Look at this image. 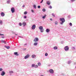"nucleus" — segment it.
<instances>
[{
  "instance_id": "nucleus-1",
  "label": "nucleus",
  "mask_w": 76,
  "mask_h": 76,
  "mask_svg": "<svg viewBox=\"0 0 76 76\" xmlns=\"http://www.w3.org/2000/svg\"><path fill=\"white\" fill-rule=\"evenodd\" d=\"M39 28L40 30V31L41 32H44V29H43V26H40L39 27Z\"/></svg>"
},
{
  "instance_id": "nucleus-2",
  "label": "nucleus",
  "mask_w": 76,
  "mask_h": 76,
  "mask_svg": "<svg viewBox=\"0 0 76 76\" xmlns=\"http://www.w3.org/2000/svg\"><path fill=\"white\" fill-rule=\"evenodd\" d=\"M69 47L68 46H66L64 47V50L65 51H67L69 50Z\"/></svg>"
},
{
  "instance_id": "nucleus-3",
  "label": "nucleus",
  "mask_w": 76,
  "mask_h": 76,
  "mask_svg": "<svg viewBox=\"0 0 76 76\" xmlns=\"http://www.w3.org/2000/svg\"><path fill=\"white\" fill-rule=\"evenodd\" d=\"M11 11L12 13H14L15 11V8H14V7L12 8L11 9Z\"/></svg>"
},
{
  "instance_id": "nucleus-4",
  "label": "nucleus",
  "mask_w": 76,
  "mask_h": 76,
  "mask_svg": "<svg viewBox=\"0 0 76 76\" xmlns=\"http://www.w3.org/2000/svg\"><path fill=\"white\" fill-rule=\"evenodd\" d=\"M60 20H61V21L62 23H64V22H65V19H64V18H60Z\"/></svg>"
},
{
  "instance_id": "nucleus-5",
  "label": "nucleus",
  "mask_w": 76,
  "mask_h": 76,
  "mask_svg": "<svg viewBox=\"0 0 76 76\" xmlns=\"http://www.w3.org/2000/svg\"><path fill=\"white\" fill-rule=\"evenodd\" d=\"M49 72L50 73H51L52 74L54 73V70L53 69H50L49 70Z\"/></svg>"
},
{
  "instance_id": "nucleus-6",
  "label": "nucleus",
  "mask_w": 76,
  "mask_h": 76,
  "mask_svg": "<svg viewBox=\"0 0 76 76\" xmlns=\"http://www.w3.org/2000/svg\"><path fill=\"white\" fill-rule=\"evenodd\" d=\"M38 38L36 37L34 39V42H37V41H38Z\"/></svg>"
},
{
  "instance_id": "nucleus-7",
  "label": "nucleus",
  "mask_w": 76,
  "mask_h": 76,
  "mask_svg": "<svg viewBox=\"0 0 76 76\" xmlns=\"http://www.w3.org/2000/svg\"><path fill=\"white\" fill-rule=\"evenodd\" d=\"M29 54H27L25 57L24 58L25 59H26V58H29Z\"/></svg>"
},
{
  "instance_id": "nucleus-8",
  "label": "nucleus",
  "mask_w": 76,
  "mask_h": 76,
  "mask_svg": "<svg viewBox=\"0 0 76 76\" xmlns=\"http://www.w3.org/2000/svg\"><path fill=\"white\" fill-rule=\"evenodd\" d=\"M35 28H36V26H35V25L34 24L32 26L31 28L32 29H35Z\"/></svg>"
},
{
  "instance_id": "nucleus-9",
  "label": "nucleus",
  "mask_w": 76,
  "mask_h": 76,
  "mask_svg": "<svg viewBox=\"0 0 76 76\" xmlns=\"http://www.w3.org/2000/svg\"><path fill=\"white\" fill-rule=\"evenodd\" d=\"M4 75H5V72L4 71H2L1 73V76H4Z\"/></svg>"
},
{
  "instance_id": "nucleus-10",
  "label": "nucleus",
  "mask_w": 76,
  "mask_h": 76,
  "mask_svg": "<svg viewBox=\"0 0 76 76\" xmlns=\"http://www.w3.org/2000/svg\"><path fill=\"white\" fill-rule=\"evenodd\" d=\"M1 15L2 16V17H3V16H4V12H1Z\"/></svg>"
},
{
  "instance_id": "nucleus-11",
  "label": "nucleus",
  "mask_w": 76,
  "mask_h": 76,
  "mask_svg": "<svg viewBox=\"0 0 76 76\" xmlns=\"http://www.w3.org/2000/svg\"><path fill=\"white\" fill-rule=\"evenodd\" d=\"M14 54H15V55H16V56H19V54H18V52H15L14 53Z\"/></svg>"
},
{
  "instance_id": "nucleus-12",
  "label": "nucleus",
  "mask_w": 76,
  "mask_h": 76,
  "mask_svg": "<svg viewBox=\"0 0 76 76\" xmlns=\"http://www.w3.org/2000/svg\"><path fill=\"white\" fill-rule=\"evenodd\" d=\"M32 57L33 58H34L36 57V56L35 55H33L32 56Z\"/></svg>"
},
{
  "instance_id": "nucleus-13",
  "label": "nucleus",
  "mask_w": 76,
  "mask_h": 76,
  "mask_svg": "<svg viewBox=\"0 0 76 76\" xmlns=\"http://www.w3.org/2000/svg\"><path fill=\"white\" fill-rule=\"evenodd\" d=\"M50 30L48 28L46 29V32H50Z\"/></svg>"
},
{
  "instance_id": "nucleus-14",
  "label": "nucleus",
  "mask_w": 76,
  "mask_h": 76,
  "mask_svg": "<svg viewBox=\"0 0 76 76\" xmlns=\"http://www.w3.org/2000/svg\"><path fill=\"white\" fill-rule=\"evenodd\" d=\"M1 42L2 43H4V44H6V42H5V41H4V40H1Z\"/></svg>"
},
{
  "instance_id": "nucleus-15",
  "label": "nucleus",
  "mask_w": 76,
  "mask_h": 76,
  "mask_svg": "<svg viewBox=\"0 0 76 76\" xmlns=\"http://www.w3.org/2000/svg\"><path fill=\"white\" fill-rule=\"evenodd\" d=\"M58 48L57 46H55L54 47V50H57Z\"/></svg>"
},
{
  "instance_id": "nucleus-16",
  "label": "nucleus",
  "mask_w": 76,
  "mask_h": 76,
  "mask_svg": "<svg viewBox=\"0 0 76 76\" xmlns=\"http://www.w3.org/2000/svg\"><path fill=\"white\" fill-rule=\"evenodd\" d=\"M22 24L23 25V26H25V25H26V23L23 22V23Z\"/></svg>"
},
{
  "instance_id": "nucleus-17",
  "label": "nucleus",
  "mask_w": 76,
  "mask_h": 76,
  "mask_svg": "<svg viewBox=\"0 0 76 76\" xmlns=\"http://www.w3.org/2000/svg\"><path fill=\"white\" fill-rule=\"evenodd\" d=\"M38 45V43L36 42L34 43V45Z\"/></svg>"
},
{
  "instance_id": "nucleus-18",
  "label": "nucleus",
  "mask_w": 76,
  "mask_h": 76,
  "mask_svg": "<svg viewBox=\"0 0 76 76\" xmlns=\"http://www.w3.org/2000/svg\"><path fill=\"white\" fill-rule=\"evenodd\" d=\"M47 4H48V5H50V2L48 1L47 2Z\"/></svg>"
},
{
  "instance_id": "nucleus-19",
  "label": "nucleus",
  "mask_w": 76,
  "mask_h": 76,
  "mask_svg": "<svg viewBox=\"0 0 76 76\" xmlns=\"http://www.w3.org/2000/svg\"><path fill=\"white\" fill-rule=\"evenodd\" d=\"M45 17H46V15H45V16H43V19H45Z\"/></svg>"
},
{
  "instance_id": "nucleus-20",
  "label": "nucleus",
  "mask_w": 76,
  "mask_h": 76,
  "mask_svg": "<svg viewBox=\"0 0 76 76\" xmlns=\"http://www.w3.org/2000/svg\"><path fill=\"white\" fill-rule=\"evenodd\" d=\"M6 48H7V49H10V47L9 46H6Z\"/></svg>"
},
{
  "instance_id": "nucleus-21",
  "label": "nucleus",
  "mask_w": 76,
  "mask_h": 76,
  "mask_svg": "<svg viewBox=\"0 0 76 76\" xmlns=\"http://www.w3.org/2000/svg\"><path fill=\"white\" fill-rule=\"evenodd\" d=\"M55 23V25H58V22L56 21Z\"/></svg>"
},
{
  "instance_id": "nucleus-22",
  "label": "nucleus",
  "mask_w": 76,
  "mask_h": 76,
  "mask_svg": "<svg viewBox=\"0 0 76 76\" xmlns=\"http://www.w3.org/2000/svg\"><path fill=\"white\" fill-rule=\"evenodd\" d=\"M10 73H13V71H11L9 72Z\"/></svg>"
},
{
  "instance_id": "nucleus-23",
  "label": "nucleus",
  "mask_w": 76,
  "mask_h": 76,
  "mask_svg": "<svg viewBox=\"0 0 76 76\" xmlns=\"http://www.w3.org/2000/svg\"><path fill=\"white\" fill-rule=\"evenodd\" d=\"M2 23H3V21H1V20H0V24H1H1H2Z\"/></svg>"
},
{
  "instance_id": "nucleus-24",
  "label": "nucleus",
  "mask_w": 76,
  "mask_h": 76,
  "mask_svg": "<svg viewBox=\"0 0 76 76\" xmlns=\"http://www.w3.org/2000/svg\"><path fill=\"white\" fill-rule=\"evenodd\" d=\"M34 67H35V68H37V67H38V65H36L34 66Z\"/></svg>"
},
{
  "instance_id": "nucleus-25",
  "label": "nucleus",
  "mask_w": 76,
  "mask_h": 76,
  "mask_svg": "<svg viewBox=\"0 0 76 76\" xmlns=\"http://www.w3.org/2000/svg\"><path fill=\"white\" fill-rule=\"evenodd\" d=\"M24 15H26V14H27V12L25 11V12H24Z\"/></svg>"
},
{
  "instance_id": "nucleus-26",
  "label": "nucleus",
  "mask_w": 76,
  "mask_h": 76,
  "mask_svg": "<svg viewBox=\"0 0 76 76\" xmlns=\"http://www.w3.org/2000/svg\"><path fill=\"white\" fill-rule=\"evenodd\" d=\"M45 56H48V53H46L45 54Z\"/></svg>"
},
{
  "instance_id": "nucleus-27",
  "label": "nucleus",
  "mask_w": 76,
  "mask_h": 76,
  "mask_svg": "<svg viewBox=\"0 0 76 76\" xmlns=\"http://www.w3.org/2000/svg\"><path fill=\"white\" fill-rule=\"evenodd\" d=\"M38 66H41V63H38Z\"/></svg>"
},
{
  "instance_id": "nucleus-28",
  "label": "nucleus",
  "mask_w": 76,
  "mask_h": 76,
  "mask_svg": "<svg viewBox=\"0 0 76 76\" xmlns=\"http://www.w3.org/2000/svg\"><path fill=\"white\" fill-rule=\"evenodd\" d=\"M42 10L43 12H45V9L44 8Z\"/></svg>"
},
{
  "instance_id": "nucleus-29",
  "label": "nucleus",
  "mask_w": 76,
  "mask_h": 76,
  "mask_svg": "<svg viewBox=\"0 0 76 76\" xmlns=\"http://www.w3.org/2000/svg\"><path fill=\"white\" fill-rule=\"evenodd\" d=\"M19 25L20 26H22V23H19Z\"/></svg>"
},
{
  "instance_id": "nucleus-30",
  "label": "nucleus",
  "mask_w": 76,
  "mask_h": 76,
  "mask_svg": "<svg viewBox=\"0 0 76 76\" xmlns=\"http://www.w3.org/2000/svg\"><path fill=\"white\" fill-rule=\"evenodd\" d=\"M38 9H40V8H41V6H38Z\"/></svg>"
},
{
  "instance_id": "nucleus-31",
  "label": "nucleus",
  "mask_w": 76,
  "mask_h": 76,
  "mask_svg": "<svg viewBox=\"0 0 76 76\" xmlns=\"http://www.w3.org/2000/svg\"><path fill=\"white\" fill-rule=\"evenodd\" d=\"M69 25L70 26H72V23H69Z\"/></svg>"
},
{
  "instance_id": "nucleus-32",
  "label": "nucleus",
  "mask_w": 76,
  "mask_h": 76,
  "mask_svg": "<svg viewBox=\"0 0 76 76\" xmlns=\"http://www.w3.org/2000/svg\"><path fill=\"white\" fill-rule=\"evenodd\" d=\"M34 9H36V5H34Z\"/></svg>"
},
{
  "instance_id": "nucleus-33",
  "label": "nucleus",
  "mask_w": 76,
  "mask_h": 76,
  "mask_svg": "<svg viewBox=\"0 0 76 76\" xmlns=\"http://www.w3.org/2000/svg\"><path fill=\"white\" fill-rule=\"evenodd\" d=\"M3 70V69L2 68H0V72H1Z\"/></svg>"
},
{
  "instance_id": "nucleus-34",
  "label": "nucleus",
  "mask_w": 76,
  "mask_h": 76,
  "mask_svg": "<svg viewBox=\"0 0 76 76\" xmlns=\"http://www.w3.org/2000/svg\"><path fill=\"white\" fill-rule=\"evenodd\" d=\"M52 15L53 17H55V15L54 14L52 13Z\"/></svg>"
},
{
  "instance_id": "nucleus-35",
  "label": "nucleus",
  "mask_w": 76,
  "mask_h": 76,
  "mask_svg": "<svg viewBox=\"0 0 76 76\" xmlns=\"http://www.w3.org/2000/svg\"><path fill=\"white\" fill-rule=\"evenodd\" d=\"M34 66H35V64H33L32 65V67H34Z\"/></svg>"
},
{
  "instance_id": "nucleus-36",
  "label": "nucleus",
  "mask_w": 76,
  "mask_h": 76,
  "mask_svg": "<svg viewBox=\"0 0 76 76\" xmlns=\"http://www.w3.org/2000/svg\"><path fill=\"white\" fill-rule=\"evenodd\" d=\"M72 49H73V50H75V48L74 47H72Z\"/></svg>"
},
{
  "instance_id": "nucleus-37",
  "label": "nucleus",
  "mask_w": 76,
  "mask_h": 76,
  "mask_svg": "<svg viewBox=\"0 0 76 76\" xmlns=\"http://www.w3.org/2000/svg\"><path fill=\"white\" fill-rule=\"evenodd\" d=\"M27 17L26 16H24V19H26V18Z\"/></svg>"
},
{
  "instance_id": "nucleus-38",
  "label": "nucleus",
  "mask_w": 76,
  "mask_h": 76,
  "mask_svg": "<svg viewBox=\"0 0 76 76\" xmlns=\"http://www.w3.org/2000/svg\"><path fill=\"white\" fill-rule=\"evenodd\" d=\"M49 7L50 9H52V7L51 6H50Z\"/></svg>"
},
{
  "instance_id": "nucleus-39",
  "label": "nucleus",
  "mask_w": 76,
  "mask_h": 76,
  "mask_svg": "<svg viewBox=\"0 0 76 76\" xmlns=\"http://www.w3.org/2000/svg\"><path fill=\"white\" fill-rule=\"evenodd\" d=\"M43 2V0H42V1L40 2V3H42Z\"/></svg>"
},
{
  "instance_id": "nucleus-40",
  "label": "nucleus",
  "mask_w": 76,
  "mask_h": 76,
  "mask_svg": "<svg viewBox=\"0 0 76 76\" xmlns=\"http://www.w3.org/2000/svg\"><path fill=\"white\" fill-rule=\"evenodd\" d=\"M1 35H2L3 36H4V34H1L0 36H1Z\"/></svg>"
},
{
  "instance_id": "nucleus-41",
  "label": "nucleus",
  "mask_w": 76,
  "mask_h": 76,
  "mask_svg": "<svg viewBox=\"0 0 76 76\" xmlns=\"http://www.w3.org/2000/svg\"><path fill=\"white\" fill-rule=\"evenodd\" d=\"M31 12H34V10H31Z\"/></svg>"
},
{
  "instance_id": "nucleus-42",
  "label": "nucleus",
  "mask_w": 76,
  "mask_h": 76,
  "mask_svg": "<svg viewBox=\"0 0 76 76\" xmlns=\"http://www.w3.org/2000/svg\"><path fill=\"white\" fill-rule=\"evenodd\" d=\"M63 23L62 22L61 23V25L63 24Z\"/></svg>"
},
{
  "instance_id": "nucleus-43",
  "label": "nucleus",
  "mask_w": 76,
  "mask_h": 76,
  "mask_svg": "<svg viewBox=\"0 0 76 76\" xmlns=\"http://www.w3.org/2000/svg\"><path fill=\"white\" fill-rule=\"evenodd\" d=\"M72 1H75V0H71Z\"/></svg>"
},
{
  "instance_id": "nucleus-44",
  "label": "nucleus",
  "mask_w": 76,
  "mask_h": 76,
  "mask_svg": "<svg viewBox=\"0 0 76 76\" xmlns=\"http://www.w3.org/2000/svg\"><path fill=\"white\" fill-rule=\"evenodd\" d=\"M4 38V37H3V36L2 37V38Z\"/></svg>"
},
{
  "instance_id": "nucleus-45",
  "label": "nucleus",
  "mask_w": 76,
  "mask_h": 76,
  "mask_svg": "<svg viewBox=\"0 0 76 76\" xmlns=\"http://www.w3.org/2000/svg\"><path fill=\"white\" fill-rule=\"evenodd\" d=\"M24 45H27V44H26Z\"/></svg>"
},
{
  "instance_id": "nucleus-46",
  "label": "nucleus",
  "mask_w": 76,
  "mask_h": 76,
  "mask_svg": "<svg viewBox=\"0 0 76 76\" xmlns=\"http://www.w3.org/2000/svg\"><path fill=\"white\" fill-rule=\"evenodd\" d=\"M23 7H25V5H23Z\"/></svg>"
},
{
  "instance_id": "nucleus-47",
  "label": "nucleus",
  "mask_w": 76,
  "mask_h": 76,
  "mask_svg": "<svg viewBox=\"0 0 76 76\" xmlns=\"http://www.w3.org/2000/svg\"><path fill=\"white\" fill-rule=\"evenodd\" d=\"M50 20H51V21L53 20H52V19L51 18H50Z\"/></svg>"
},
{
  "instance_id": "nucleus-48",
  "label": "nucleus",
  "mask_w": 76,
  "mask_h": 76,
  "mask_svg": "<svg viewBox=\"0 0 76 76\" xmlns=\"http://www.w3.org/2000/svg\"><path fill=\"white\" fill-rule=\"evenodd\" d=\"M15 35H18V34H15Z\"/></svg>"
},
{
  "instance_id": "nucleus-49",
  "label": "nucleus",
  "mask_w": 76,
  "mask_h": 76,
  "mask_svg": "<svg viewBox=\"0 0 76 76\" xmlns=\"http://www.w3.org/2000/svg\"><path fill=\"white\" fill-rule=\"evenodd\" d=\"M19 37H20V36H19Z\"/></svg>"
},
{
  "instance_id": "nucleus-50",
  "label": "nucleus",
  "mask_w": 76,
  "mask_h": 76,
  "mask_svg": "<svg viewBox=\"0 0 76 76\" xmlns=\"http://www.w3.org/2000/svg\"><path fill=\"white\" fill-rule=\"evenodd\" d=\"M1 35V34H0V35Z\"/></svg>"
}]
</instances>
